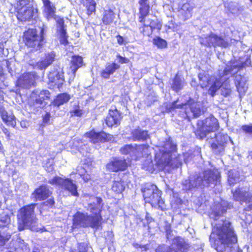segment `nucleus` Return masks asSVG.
I'll list each match as a JSON object with an SVG mask.
<instances>
[{"label": "nucleus", "mask_w": 252, "mask_h": 252, "mask_svg": "<svg viewBox=\"0 0 252 252\" xmlns=\"http://www.w3.org/2000/svg\"><path fill=\"white\" fill-rule=\"evenodd\" d=\"M209 241L217 252H224L226 247L237 243V236L231 223L224 219L213 227Z\"/></svg>", "instance_id": "obj_1"}, {"label": "nucleus", "mask_w": 252, "mask_h": 252, "mask_svg": "<svg viewBox=\"0 0 252 252\" xmlns=\"http://www.w3.org/2000/svg\"><path fill=\"white\" fill-rule=\"evenodd\" d=\"M198 78L202 88H207L210 84L208 90V94L212 97L216 95V92L220 88L221 94L225 97L230 96L232 93L229 78H226L222 83L220 78L213 77L211 75L204 73H199Z\"/></svg>", "instance_id": "obj_2"}, {"label": "nucleus", "mask_w": 252, "mask_h": 252, "mask_svg": "<svg viewBox=\"0 0 252 252\" xmlns=\"http://www.w3.org/2000/svg\"><path fill=\"white\" fill-rule=\"evenodd\" d=\"M149 0H139V4L138 16V22L141 24V33L144 36H150L154 30L159 32L162 27V23L161 21L157 19L156 20H150L149 24H145L147 18L149 16L151 10L150 4L148 3Z\"/></svg>", "instance_id": "obj_3"}, {"label": "nucleus", "mask_w": 252, "mask_h": 252, "mask_svg": "<svg viewBox=\"0 0 252 252\" xmlns=\"http://www.w3.org/2000/svg\"><path fill=\"white\" fill-rule=\"evenodd\" d=\"M141 191L145 204H149L152 208H158L162 211L166 210L165 200L162 197V192L157 185L146 183L141 188Z\"/></svg>", "instance_id": "obj_4"}, {"label": "nucleus", "mask_w": 252, "mask_h": 252, "mask_svg": "<svg viewBox=\"0 0 252 252\" xmlns=\"http://www.w3.org/2000/svg\"><path fill=\"white\" fill-rule=\"evenodd\" d=\"M36 203H31L20 208L17 214V229L19 231L26 228L32 229L37 222V219L35 213Z\"/></svg>", "instance_id": "obj_5"}, {"label": "nucleus", "mask_w": 252, "mask_h": 252, "mask_svg": "<svg viewBox=\"0 0 252 252\" xmlns=\"http://www.w3.org/2000/svg\"><path fill=\"white\" fill-rule=\"evenodd\" d=\"M22 41L25 46L31 52L40 50L46 43L44 37V29L41 28L38 33L35 28H28L23 32Z\"/></svg>", "instance_id": "obj_6"}, {"label": "nucleus", "mask_w": 252, "mask_h": 252, "mask_svg": "<svg viewBox=\"0 0 252 252\" xmlns=\"http://www.w3.org/2000/svg\"><path fill=\"white\" fill-rule=\"evenodd\" d=\"M196 128L194 130L196 137L202 140L207 135L218 131L220 129V124L218 119L213 115H210L204 119H199L196 122Z\"/></svg>", "instance_id": "obj_7"}, {"label": "nucleus", "mask_w": 252, "mask_h": 252, "mask_svg": "<svg viewBox=\"0 0 252 252\" xmlns=\"http://www.w3.org/2000/svg\"><path fill=\"white\" fill-rule=\"evenodd\" d=\"M150 146L148 144H126L122 147L119 151L122 155H127L135 150H138L141 154V157H145L146 159L142 164V168L148 171L154 170V164L151 153L149 152Z\"/></svg>", "instance_id": "obj_8"}, {"label": "nucleus", "mask_w": 252, "mask_h": 252, "mask_svg": "<svg viewBox=\"0 0 252 252\" xmlns=\"http://www.w3.org/2000/svg\"><path fill=\"white\" fill-rule=\"evenodd\" d=\"M85 196L89 197L90 199H95L97 205H101L100 208H97L94 203H90L88 204L89 211L93 213L92 215H87V222H88V227L93 228L97 229L101 226L103 221V218L101 216V208L103 205V200L101 197L94 196L93 195L85 194Z\"/></svg>", "instance_id": "obj_9"}, {"label": "nucleus", "mask_w": 252, "mask_h": 252, "mask_svg": "<svg viewBox=\"0 0 252 252\" xmlns=\"http://www.w3.org/2000/svg\"><path fill=\"white\" fill-rule=\"evenodd\" d=\"M14 13L18 20L30 21L34 19L38 13V9L30 5L25 0H19L15 6Z\"/></svg>", "instance_id": "obj_10"}, {"label": "nucleus", "mask_w": 252, "mask_h": 252, "mask_svg": "<svg viewBox=\"0 0 252 252\" xmlns=\"http://www.w3.org/2000/svg\"><path fill=\"white\" fill-rule=\"evenodd\" d=\"M51 98V93L47 90H43L39 92L37 91H33L30 94L27 104L30 108L33 110L37 111L38 108H42L45 107Z\"/></svg>", "instance_id": "obj_11"}, {"label": "nucleus", "mask_w": 252, "mask_h": 252, "mask_svg": "<svg viewBox=\"0 0 252 252\" xmlns=\"http://www.w3.org/2000/svg\"><path fill=\"white\" fill-rule=\"evenodd\" d=\"M53 191L46 184H42L34 189L32 193V198L36 201H43L47 199L43 204L53 208L55 204V198L52 196Z\"/></svg>", "instance_id": "obj_12"}, {"label": "nucleus", "mask_w": 252, "mask_h": 252, "mask_svg": "<svg viewBox=\"0 0 252 252\" xmlns=\"http://www.w3.org/2000/svg\"><path fill=\"white\" fill-rule=\"evenodd\" d=\"M204 45L208 48L220 47L221 48H228L230 43L222 36L211 32L204 37Z\"/></svg>", "instance_id": "obj_13"}, {"label": "nucleus", "mask_w": 252, "mask_h": 252, "mask_svg": "<svg viewBox=\"0 0 252 252\" xmlns=\"http://www.w3.org/2000/svg\"><path fill=\"white\" fill-rule=\"evenodd\" d=\"M130 165L126 159L114 157L106 164L105 167L107 171L116 173L126 170Z\"/></svg>", "instance_id": "obj_14"}, {"label": "nucleus", "mask_w": 252, "mask_h": 252, "mask_svg": "<svg viewBox=\"0 0 252 252\" xmlns=\"http://www.w3.org/2000/svg\"><path fill=\"white\" fill-rule=\"evenodd\" d=\"M85 135L94 144L108 142L113 138V136L108 133L104 131L96 132L94 129L86 132Z\"/></svg>", "instance_id": "obj_15"}, {"label": "nucleus", "mask_w": 252, "mask_h": 252, "mask_svg": "<svg viewBox=\"0 0 252 252\" xmlns=\"http://www.w3.org/2000/svg\"><path fill=\"white\" fill-rule=\"evenodd\" d=\"M177 100L174 101L171 104V109H175L176 108H181L185 106V110H187V105L189 106V109L191 112L192 113L193 117L194 118H196L199 117L201 115V110L200 108L193 107V105L195 103L197 102L194 101V100L191 98H189L187 101V103L186 104H177ZM185 113L186 114V118L188 120H190V116L189 115L188 112L187 110L185 111Z\"/></svg>", "instance_id": "obj_16"}, {"label": "nucleus", "mask_w": 252, "mask_h": 252, "mask_svg": "<svg viewBox=\"0 0 252 252\" xmlns=\"http://www.w3.org/2000/svg\"><path fill=\"white\" fill-rule=\"evenodd\" d=\"M123 119L120 112L115 106L114 109H110L104 121L109 128L116 127L119 126Z\"/></svg>", "instance_id": "obj_17"}, {"label": "nucleus", "mask_w": 252, "mask_h": 252, "mask_svg": "<svg viewBox=\"0 0 252 252\" xmlns=\"http://www.w3.org/2000/svg\"><path fill=\"white\" fill-rule=\"evenodd\" d=\"M220 174L218 171L211 169L205 170L203 172V177L200 180V185L206 187L210 186L211 184L216 185L220 182Z\"/></svg>", "instance_id": "obj_18"}, {"label": "nucleus", "mask_w": 252, "mask_h": 252, "mask_svg": "<svg viewBox=\"0 0 252 252\" xmlns=\"http://www.w3.org/2000/svg\"><path fill=\"white\" fill-rule=\"evenodd\" d=\"M156 161V165L161 170H163L167 167H173L174 164L170 153L163 152L160 157L155 156Z\"/></svg>", "instance_id": "obj_19"}, {"label": "nucleus", "mask_w": 252, "mask_h": 252, "mask_svg": "<svg viewBox=\"0 0 252 252\" xmlns=\"http://www.w3.org/2000/svg\"><path fill=\"white\" fill-rule=\"evenodd\" d=\"M63 71L54 70L50 72L48 75L49 83L54 87H57L59 89L62 88L65 82Z\"/></svg>", "instance_id": "obj_20"}, {"label": "nucleus", "mask_w": 252, "mask_h": 252, "mask_svg": "<svg viewBox=\"0 0 252 252\" xmlns=\"http://www.w3.org/2000/svg\"><path fill=\"white\" fill-rule=\"evenodd\" d=\"M34 84L33 75L31 72H24L17 79L16 86L23 89H28Z\"/></svg>", "instance_id": "obj_21"}, {"label": "nucleus", "mask_w": 252, "mask_h": 252, "mask_svg": "<svg viewBox=\"0 0 252 252\" xmlns=\"http://www.w3.org/2000/svg\"><path fill=\"white\" fill-rule=\"evenodd\" d=\"M43 6L42 12L45 18L49 21L56 18V7L50 0H41Z\"/></svg>", "instance_id": "obj_22"}, {"label": "nucleus", "mask_w": 252, "mask_h": 252, "mask_svg": "<svg viewBox=\"0 0 252 252\" xmlns=\"http://www.w3.org/2000/svg\"><path fill=\"white\" fill-rule=\"evenodd\" d=\"M234 200L241 203H250L252 202V193L246 190H243L241 188H236L232 192Z\"/></svg>", "instance_id": "obj_23"}, {"label": "nucleus", "mask_w": 252, "mask_h": 252, "mask_svg": "<svg viewBox=\"0 0 252 252\" xmlns=\"http://www.w3.org/2000/svg\"><path fill=\"white\" fill-rule=\"evenodd\" d=\"M72 228H78L80 227H88L87 215L77 211L73 215Z\"/></svg>", "instance_id": "obj_24"}, {"label": "nucleus", "mask_w": 252, "mask_h": 252, "mask_svg": "<svg viewBox=\"0 0 252 252\" xmlns=\"http://www.w3.org/2000/svg\"><path fill=\"white\" fill-rule=\"evenodd\" d=\"M0 117L2 122L8 126L15 128L16 126V119L12 112H8L5 108L0 107Z\"/></svg>", "instance_id": "obj_25"}, {"label": "nucleus", "mask_w": 252, "mask_h": 252, "mask_svg": "<svg viewBox=\"0 0 252 252\" xmlns=\"http://www.w3.org/2000/svg\"><path fill=\"white\" fill-rule=\"evenodd\" d=\"M61 188L64 191L68 192L71 196L75 197H79V193L78 192V186L70 178H64V181Z\"/></svg>", "instance_id": "obj_26"}, {"label": "nucleus", "mask_w": 252, "mask_h": 252, "mask_svg": "<svg viewBox=\"0 0 252 252\" xmlns=\"http://www.w3.org/2000/svg\"><path fill=\"white\" fill-rule=\"evenodd\" d=\"M120 67V66L114 62L107 64L105 68L100 71V76L102 79H108Z\"/></svg>", "instance_id": "obj_27"}, {"label": "nucleus", "mask_w": 252, "mask_h": 252, "mask_svg": "<svg viewBox=\"0 0 252 252\" xmlns=\"http://www.w3.org/2000/svg\"><path fill=\"white\" fill-rule=\"evenodd\" d=\"M56 55L54 52L45 54L43 59L36 63V65L39 69H44L51 65L55 61Z\"/></svg>", "instance_id": "obj_28"}, {"label": "nucleus", "mask_w": 252, "mask_h": 252, "mask_svg": "<svg viewBox=\"0 0 252 252\" xmlns=\"http://www.w3.org/2000/svg\"><path fill=\"white\" fill-rule=\"evenodd\" d=\"M83 65V59L81 56L79 55H73L71 57L69 68L73 76H75L76 72L78 69Z\"/></svg>", "instance_id": "obj_29"}, {"label": "nucleus", "mask_w": 252, "mask_h": 252, "mask_svg": "<svg viewBox=\"0 0 252 252\" xmlns=\"http://www.w3.org/2000/svg\"><path fill=\"white\" fill-rule=\"evenodd\" d=\"M80 3L85 7L86 14L88 16L95 15L96 3L94 0H81Z\"/></svg>", "instance_id": "obj_30"}, {"label": "nucleus", "mask_w": 252, "mask_h": 252, "mask_svg": "<svg viewBox=\"0 0 252 252\" xmlns=\"http://www.w3.org/2000/svg\"><path fill=\"white\" fill-rule=\"evenodd\" d=\"M71 99L70 94L66 93H60L57 94L51 102V104L57 107L67 103Z\"/></svg>", "instance_id": "obj_31"}, {"label": "nucleus", "mask_w": 252, "mask_h": 252, "mask_svg": "<svg viewBox=\"0 0 252 252\" xmlns=\"http://www.w3.org/2000/svg\"><path fill=\"white\" fill-rule=\"evenodd\" d=\"M115 19V13L111 8L104 9L102 15L101 22L103 25H110Z\"/></svg>", "instance_id": "obj_32"}, {"label": "nucleus", "mask_w": 252, "mask_h": 252, "mask_svg": "<svg viewBox=\"0 0 252 252\" xmlns=\"http://www.w3.org/2000/svg\"><path fill=\"white\" fill-rule=\"evenodd\" d=\"M132 136L134 140L138 141H145L150 138L148 130H141L139 128L133 130Z\"/></svg>", "instance_id": "obj_33"}, {"label": "nucleus", "mask_w": 252, "mask_h": 252, "mask_svg": "<svg viewBox=\"0 0 252 252\" xmlns=\"http://www.w3.org/2000/svg\"><path fill=\"white\" fill-rule=\"evenodd\" d=\"M125 189V181L122 178L118 180H114L112 182L111 189L116 194L122 193Z\"/></svg>", "instance_id": "obj_34"}, {"label": "nucleus", "mask_w": 252, "mask_h": 252, "mask_svg": "<svg viewBox=\"0 0 252 252\" xmlns=\"http://www.w3.org/2000/svg\"><path fill=\"white\" fill-rule=\"evenodd\" d=\"M234 84L236 88L237 91L241 93L244 91V85L246 81L244 76L241 74H234Z\"/></svg>", "instance_id": "obj_35"}, {"label": "nucleus", "mask_w": 252, "mask_h": 252, "mask_svg": "<svg viewBox=\"0 0 252 252\" xmlns=\"http://www.w3.org/2000/svg\"><path fill=\"white\" fill-rule=\"evenodd\" d=\"M69 252H89V244L84 242L77 243L76 248H70Z\"/></svg>", "instance_id": "obj_36"}, {"label": "nucleus", "mask_w": 252, "mask_h": 252, "mask_svg": "<svg viewBox=\"0 0 252 252\" xmlns=\"http://www.w3.org/2000/svg\"><path fill=\"white\" fill-rule=\"evenodd\" d=\"M171 88L173 91L177 92L183 89L182 80L179 76L177 74L175 75L174 78L173 79Z\"/></svg>", "instance_id": "obj_37"}, {"label": "nucleus", "mask_w": 252, "mask_h": 252, "mask_svg": "<svg viewBox=\"0 0 252 252\" xmlns=\"http://www.w3.org/2000/svg\"><path fill=\"white\" fill-rule=\"evenodd\" d=\"M53 19L56 20L57 27L58 28L57 32L66 30L63 17L56 15V18Z\"/></svg>", "instance_id": "obj_38"}, {"label": "nucleus", "mask_w": 252, "mask_h": 252, "mask_svg": "<svg viewBox=\"0 0 252 252\" xmlns=\"http://www.w3.org/2000/svg\"><path fill=\"white\" fill-rule=\"evenodd\" d=\"M153 44L159 49H164L167 47L166 41L159 36H157L153 39Z\"/></svg>", "instance_id": "obj_39"}, {"label": "nucleus", "mask_w": 252, "mask_h": 252, "mask_svg": "<svg viewBox=\"0 0 252 252\" xmlns=\"http://www.w3.org/2000/svg\"><path fill=\"white\" fill-rule=\"evenodd\" d=\"M192 10V7L189 5L188 3H184L181 8V13L186 18L191 16V12Z\"/></svg>", "instance_id": "obj_40"}, {"label": "nucleus", "mask_w": 252, "mask_h": 252, "mask_svg": "<svg viewBox=\"0 0 252 252\" xmlns=\"http://www.w3.org/2000/svg\"><path fill=\"white\" fill-rule=\"evenodd\" d=\"M70 117H81L83 115V110L80 109L79 103L73 106V109L69 111Z\"/></svg>", "instance_id": "obj_41"}, {"label": "nucleus", "mask_w": 252, "mask_h": 252, "mask_svg": "<svg viewBox=\"0 0 252 252\" xmlns=\"http://www.w3.org/2000/svg\"><path fill=\"white\" fill-rule=\"evenodd\" d=\"M58 33L60 35L59 41L60 44L64 46L67 45L69 44V42L68 40V36L67 34L66 30L58 32Z\"/></svg>", "instance_id": "obj_42"}, {"label": "nucleus", "mask_w": 252, "mask_h": 252, "mask_svg": "<svg viewBox=\"0 0 252 252\" xmlns=\"http://www.w3.org/2000/svg\"><path fill=\"white\" fill-rule=\"evenodd\" d=\"M64 181V178L56 176L54 177L52 179L49 180L48 183L52 185H57L61 188Z\"/></svg>", "instance_id": "obj_43"}, {"label": "nucleus", "mask_w": 252, "mask_h": 252, "mask_svg": "<svg viewBox=\"0 0 252 252\" xmlns=\"http://www.w3.org/2000/svg\"><path fill=\"white\" fill-rule=\"evenodd\" d=\"M244 63H243L241 65H228L224 68V69L223 70L222 74L223 75H227L229 74H230L234 69H236L238 68L239 70L242 69L243 67V64Z\"/></svg>", "instance_id": "obj_44"}, {"label": "nucleus", "mask_w": 252, "mask_h": 252, "mask_svg": "<svg viewBox=\"0 0 252 252\" xmlns=\"http://www.w3.org/2000/svg\"><path fill=\"white\" fill-rule=\"evenodd\" d=\"M176 246L179 250L183 252H186L189 248V246L187 243L181 240L177 241Z\"/></svg>", "instance_id": "obj_45"}, {"label": "nucleus", "mask_w": 252, "mask_h": 252, "mask_svg": "<svg viewBox=\"0 0 252 252\" xmlns=\"http://www.w3.org/2000/svg\"><path fill=\"white\" fill-rule=\"evenodd\" d=\"M227 181L230 186H233L237 183L236 177L234 175L232 170L228 171Z\"/></svg>", "instance_id": "obj_46"}, {"label": "nucleus", "mask_w": 252, "mask_h": 252, "mask_svg": "<svg viewBox=\"0 0 252 252\" xmlns=\"http://www.w3.org/2000/svg\"><path fill=\"white\" fill-rule=\"evenodd\" d=\"M155 252H172V250L163 245H158L155 250Z\"/></svg>", "instance_id": "obj_47"}, {"label": "nucleus", "mask_w": 252, "mask_h": 252, "mask_svg": "<svg viewBox=\"0 0 252 252\" xmlns=\"http://www.w3.org/2000/svg\"><path fill=\"white\" fill-rule=\"evenodd\" d=\"M241 129L246 134L252 136V124L243 125L241 126Z\"/></svg>", "instance_id": "obj_48"}, {"label": "nucleus", "mask_w": 252, "mask_h": 252, "mask_svg": "<svg viewBox=\"0 0 252 252\" xmlns=\"http://www.w3.org/2000/svg\"><path fill=\"white\" fill-rule=\"evenodd\" d=\"M10 221V218L8 215H5L3 217H0V227L6 226Z\"/></svg>", "instance_id": "obj_49"}, {"label": "nucleus", "mask_w": 252, "mask_h": 252, "mask_svg": "<svg viewBox=\"0 0 252 252\" xmlns=\"http://www.w3.org/2000/svg\"><path fill=\"white\" fill-rule=\"evenodd\" d=\"M51 118L50 112H47L42 116V123L44 125L48 124Z\"/></svg>", "instance_id": "obj_50"}, {"label": "nucleus", "mask_w": 252, "mask_h": 252, "mask_svg": "<svg viewBox=\"0 0 252 252\" xmlns=\"http://www.w3.org/2000/svg\"><path fill=\"white\" fill-rule=\"evenodd\" d=\"M116 57L118 59V62L120 63H128L129 62V60L128 58L123 57L119 54L117 55Z\"/></svg>", "instance_id": "obj_51"}, {"label": "nucleus", "mask_w": 252, "mask_h": 252, "mask_svg": "<svg viewBox=\"0 0 252 252\" xmlns=\"http://www.w3.org/2000/svg\"><path fill=\"white\" fill-rule=\"evenodd\" d=\"M1 130L3 133L5 135L6 138L7 140H10L11 134L10 133L9 129L5 127L4 126L1 127Z\"/></svg>", "instance_id": "obj_52"}, {"label": "nucleus", "mask_w": 252, "mask_h": 252, "mask_svg": "<svg viewBox=\"0 0 252 252\" xmlns=\"http://www.w3.org/2000/svg\"><path fill=\"white\" fill-rule=\"evenodd\" d=\"M211 148L213 149H217L218 148L220 147L223 148L224 147V144L223 143H212L211 145Z\"/></svg>", "instance_id": "obj_53"}, {"label": "nucleus", "mask_w": 252, "mask_h": 252, "mask_svg": "<svg viewBox=\"0 0 252 252\" xmlns=\"http://www.w3.org/2000/svg\"><path fill=\"white\" fill-rule=\"evenodd\" d=\"M116 38H117V43L119 45H122L125 44L124 38H123V37L122 36H121V35H120L119 34L117 35L116 36Z\"/></svg>", "instance_id": "obj_54"}, {"label": "nucleus", "mask_w": 252, "mask_h": 252, "mask_svg": "<svg viewBox=\"0 0 252 252\" xmlns=\"http://www.w3.org/2000/svg\"><path fill=\"white\" fill-rule=\"evenodd\" d=\"M133 246L136 248V249H144V250H146L147 249V247H146V245H141V244H138V243H133Z\"/></svg>", "instance_id": "obj_55"}, {"label": "nucleus", "mask_w": 252, "mask_h": 252, "mask_svg": "<svg viewBox=\"0 0 252 252\" xmlns=\"http://www.w3.org/2000/svg\"><path fill=\"white\" fill-rule=\"evenodd\" d=\"M4 70L1 61H0V79L4 77Z\"/></svg>", "instance_id": "obj_56"}, {"label": "nucleus", "mask_w": 252, "mask_h": 252, "mask_svg": "<svg viewBox=\"0 0 252 252\" xmlns=\"http://www.w3.org/2000/svg\"><path fill=\"white\" fill-rule=\"evenodd\" d=\"M5 152L4 147L0 140V154H4Z\"/></svg>", "instance_id": "obj_57"}, {"label": "nucleus", "mask_w": 252, "mask_h": 252, "mask_svg": "<svg viewBox=\"0 0 252 252\" xmlns=\"http://www.w3.org/2000/svg\"><path fill=\"white\" fill-rule=\"evenodd\" d=\"M213 213H214V216L215 217V220L217 219V218H218L220 216V214L219 212L215 211V212H214Z\"/></svg>", "instance_id": "obj_58"}, {"label": "nucleus", "mask_w": 252, "mask_h": 252, "mask_svg": "<svg viewBox=\"0 0 252 252\" xmlns=\"http://www.w3.org/2000/svg\"><path fill=\"white\" fill-rule=\"evenodd\" d=\"M247 209L248 211H252V202H250L249 203V204L247 207Z\"/></svg>", "instance_id": "obj_59"}, {"label": "nucleus", "mask_w": 252, "mask_h": 252, "mask_svg": "<svg viewBox=\"0 0 252 252\" xmlns=\"http://www.w3.org/2000/svg\"><path fill=\"white\" fill-rule=\"evenodd\" d=\"M4 237L0 234V245L4 244Z\"/></svg>", "instance_id": "obj_60"}, {"label": "nucleus", "mask_w": 252, "mask_h": 252, "mask_svg": "<svg viewBox=\"0 0 252 252\" xmlns=\"http://www.w3.org/2000/svg\"><path fill=\"white\" fill-rule=\"evenodd\" d=\"M249 155L250 157L252 159V151L250 152Z\"/></svg>", "instance_id": "obj_61"}, {"label": "nucleus", "mask_w": 252, "mask_h": 252, "mask_svg": "<svg viewBox=\"0 0 252 252\" xmlns=\"http://www.w3.org/2000/svg\"><path fill=\"white\" fill-rule=\"evenodd\" d=\"M46 231V230L45 228L42 229L41 230V232H43V231Z\"/></svg>", "instance_id": "obj_62"}, {"label": "nucleus", "mask_w": 252, "mask_h": 252, "mask_svg": "<svg viewBox=\"0 0 252 252\" xmlns=\"http://www.w3.org/2000/svg\"><path fill=\"white\" fill-rule=\"evenodd\" d=\"M21 125L22 127H25V126H23V125H22V122H21Z\"/></svg>", "instance_id": "obj_63"}, {"label": "nucleus", "mask_w": 252, "mask_h": 252, "mask_svg": "<svg viewBox=\"0 0 252 252\" xmlns=\"http://www.w3.org/2000/svg\"><path fill=\"white\" fill-rule=\"evenodd\" d=\"M249 1H250V2L252 4V0H249Z\"/></svg>", "instance_id": "obj_64"}]
</instances>
